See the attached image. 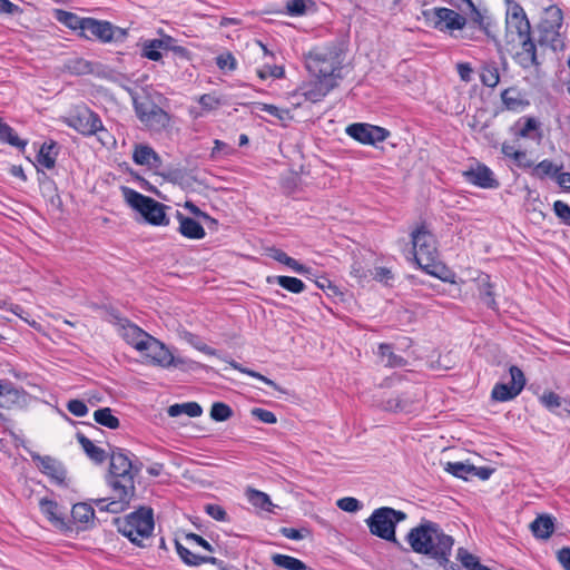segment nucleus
<instances>
[{"label": "nucleus", "instance_id": "f257e3e1", "mask_svg": "<svg viewBox=\"0 0 570 570\" xmlns=\"http://www.w3.org/2000/svg\"><path fill=\"white\" fill-rule=\"evenodd\" d=\"M110 463L106 483L111 490V498L95 500L99 511L120 513L129 508L136 494L135 478L141 472L142 462L130 451L111 446Z\"/></svg>", "mask_w": 570, "mask_h": 570}, {"label": "nucleus", "instance_id": "f03ea898", "mask_svg": "<svg viewBox=\"0 0 570 570\" xmlns=\"http://www.w3.org/2000/svg\"><path fill=\"white\" fill-rule=\"evenodd\" d=\"M405 540L413 552L426 556L435 562H445L455 542L454 538L445 533L438 522L428 519H422L416 527L412 528Z\"/></svg>", "mask_w": 570, "mask_h": 570}, {"label": "nucleus", "instance_id": "7ed1b4c3", "mask_svg": "<svg viewBox=\"0 0 570 570\" xmlns=\"http://www.w3.org/2000/svg\"><path fill=\"white\" fill-rule=\"evenodd\" d=\"M345 51L344 42L340 40L315 47L304 56L306 69L313 77L332 78L338 82L343 78Z\"/></svg>", "mask_w": 570, "mask_h": 570}, {"label": "nucleus", "instance_id": "20e7f679", "mask_svg": "<svg viewBox=\"0 0 570 570\" xmlns=\"http://www.w3.org/2000/svg\"><path fill=\"white\" fill-rule=\"evenodd\" d=\"M415 263L428 274L446 279V267L439 262L438 240L434 234L422 223L411 233Z\"/></svg>", "mask_w": 570, "mask_h": 570}, {"label": "nucleus", "instance_id": "39448f33", "mask_svg": "<svg viewBox=\"0 0 570 570\" xmlns=\"http://www.w3.org/2000/svg\"><path fill=\"white\" fill-rule=\"evenodd\" d=\"M118 531L132 543L141 547V539L151 535L155 522L150 507H139L124 518L115 520Z\"/></svg>", "mask_w": 570, "mask_h": 570}, {"label": "nucleus", "instance_id": "423d86ee", "mask_svg": "<svg viewBox=\"0 0 570 570\" xmlns=\"http://www.w3.org/2000/svg\"><path fill=\"white\" fill-rule=\"evenodd\" d=\"M121 193L127 204L138 212L146 223L153 226H168L169 218L166 215V210L169 206L155 200L151 197L145 196L135 189L122 186Z\"/></svg>", "mask_w": 570, "mask_h": 570}, {"label": "nucleus", "instance_id": "0eeeda50", "mask_svg": "<svg viewBox=\"0 0 570 570\" xmlns=\"http://www.w3.org/2000/svg\"><path fill=\"white\" fill-rule=\"evenodd\" d=\"M406 518V513L401 510L381 507L375 509L366 519V524L373 535L401 547V543L396 539L395 531L396 525Z\"/></svg>", "mask_w": 570, "mask_h": 570}, {"label": "nucleus", "instance_id": "6e6552de", "mask_svg": "<svg viewBox=\"0 0 570 570\" xmlns=\"http://www.w3.org/2000/svg\"><path fill=\"white\" fill-rule=\"evenodd\" d=\"M563 14L558 7H549L544 17L538 24L537 41L542 47H549L553 51L561 50L564 47L563 38L561 36Z\"/></svg>", "mask_w": 570, "mask_h": 570}, {"label": "nucleus", "instance_id": "1a4fd4ad", "mask_svg": "<svg viewBox=\"0 0 570 570\" xmlns=\"http://www.w3.org/2000/svg\"><path fill=\"white\" fill-rule=\"evenodd\" d=\"M422 16L428 27L450 35H453L455 30L463 35L464 27H466V17L453 9L444 7L426 9L422 11Z\"/></svg>", "mask_w": 570, "mask_h": 570}, {"label": "nucleus", "instance_id": "9d476101", "mask_svg": "<svg viewBox=\"0 0 570 570\" xmlns=\"http://www.w3.org/2000/svg\"><path fill=\"white\" fill-rule=\"evenodd\" d=\"M79 36L86 39H97L104 43L121 42L127 37V30L106 20L87 18L83 32H79Z\"/></svg>", "mask_w": 570, "mask_h": 570}, {"label": "nucleus", "instance_id": "9b49d317", "mask_svg": "<svg viewBox=\"0 0 570 570\" xmlns=\"http://www.w3.org/2000/svg\"><path fill=\"white\" fill-rule=\"evenodd\" d=\"M468 7L470 9V14L469 18H466V27H464V32L461 35V37L463 39L478 40L480 36L476 33H483L489 39L498 42L495 36L497 26L493 23L492 19L479 10L473 2L472 6Z\"/></svg>", "mask_w": 570, "mask_h": 570}, {"label": "nucleus", "instance_id": "f8f14e48", "mask_svg": "<svg viewBox=\"0 0 570 570\" xmlns=\"http://www.w3.org/2000/svg\"><path fill=\"white\" fill-rule=\"evenodd\" d=\"M134 107L139 120L149 129L160 131L168 126L169 115L155 102L150 100L139 102L135 100Z\"/></svg>", "mask_w": 570, "mask_h": 570}, {"label": "nucleus", "instance_id": "ddd939ff", "mask_svg": "<svg viewBox=\"0 0 570 570\" xmlns=\"http://www.w3.org/2000/svg\"><path fill=\"white\" fill-rule=\"evenodd\" d=\"M142 353L154 364L161 367H181L186 363L183 358L175 357L164 343L151 335L147 338Z\"/></svg>", "mask_w": 570, "mask_h": 570}, {"label": "nucleus", "instance_id": "4468645a", "mask_svg": "<svg viewBox=\"0 0 570 570\" xmlns=\"http://www.w3.org/2000/svg\"><path fill=\"white\" fill-rule=\"evenodd\" d=\"M511 381L507 383H497L491 392V397L499 402H507L517 397L525 385V377L521 368L515 365L509 368Z\"/></svg>", "mask_w": 570, "mask_h": 570}, {"label": "nucleus", "instance_id": "2eb2a0df", "mask_svg": "<svg viewBox=\"0 0 570 570\" xmlns=\"http://www.w3.org/2000/svg\"><path fill=\"white\" fill-rule=\"evenodd\" d=\"M345 131L356 141L372 146L384 141L390 136V131L387 129L365 122H355L348 125Z\"/></svg>", "mask_w": 570, "mask_h": 570}, {"label": "nucleus", "instance_id": "dca6fc26", "mask_svg": "<svg viewBox=\"0 0 570 570\" xmlns=\"http://www.w3.org/2000/svg\"><path fill=\"white\" fill-rule=\"evenodd\" d=\"M68 125L85 136H91L102 130L100 117L87 107H79L68 118Z\"/></svg>", "mask_w": 570, "mask_h": 570}, {"label": "nucleus", "instance_id": "f3484780", "mask_svg": "<svg viewBox=\"0 0 570 570\" xmlns=\"http://www.w3.org/2000/svg\"><path fill=\"white\" fill-rule=\"evenodd\" d=\"M505 26L511 33H517L519 39L531 35V26L523 8L514 0H505Z\"/></svg>", "mask_w": 570, "mask_h": 570}, {"label": "nucleus", "instance_id": "a211bd4d", "mask_svg": "<svg viewBox=\"0 0 570 570\" xmlns=\"http://www.w3.org/2000/svg\"><path fill=\"white\" fill-rule=\"evenodd\" d=\"M31 459L36 463L41 473L46 474L50 480L58 484L67 487V470L63 463L50 455H40L31 453Z\"/></svg>", "mask_w": 570, "mask_h": 570}, {"label": "nucleus", "instance_id": "6ab92c4d", "mask_svg": "<svg viewBox=\"0 0 570 570\" xmlns=\"http://www.w3.org/2000/svg\"><path fill=\"white\" fill-rule=\"evenodd\" d=\"M41 512L46 515L53 528L67 534L75 531L72 522L59 510L56 501L42 498L39 502Z\"/></svg>", "mask_w": 570, "mask_h": 570}, {"label": "nucleus", "instance_id": "aec40b11", "mask_svg": "<svg viewBox=\"0 0 570 570\" xmlns=\"http://www.w3.org/2000/svg\"><path fill=\"white\" fill-rule=\"evenodd\" d=\"M519 41L521 45V50L514 55V61L524 70L530 68L538 70L541 66V61H539L537 55V45L533 41L531 35L519 39Z\"/></svg>", "mask_w": 570, "mask_h": 570}, {"label": "nucleus", "instance_id": "412c9836", "mask_svg": "<svg viewBox=\"0 0 570 570\" xmlns=\"http://www.w3.org/2000/svg\"><path fill=\"white\" fill-rule=\"evenodd\" d=\"M337 86V81L332 78L315 77L314 81L304 85L301 89L305 100L318 102Z\"/></svg>", "mask_w": 570, "mask_h": 570}, {"label": "nucleus", "instance_id": "4be33fe9", "mask_svg": "<svg viewBox=\"0 0 570 570\" xmlns=\"http://www.w3.org/2000/svg\"><path fill=\"white\" fill-rule=\"evenodd\" d=\"M466 181L484 189H493L500 186L494 178L493 171L484 164H478L475 168H470L463 173Z\"/></svg>", "mask_w": 570, "mask_h": 570}, {"label": "nucleus", "instance_id": "5701e85b", "mask_svg": "<svg viewBox=\"0 0 570 570\" xmlns=\"http://www.w3.org/2000/svg\"><path fill=\"white\" fill-rule=\"evenodd\" d=\"M510 132L515 139L525 138L540 141L542 138L540 122L534 117H521L513 126H511Z\"/></svg>", "mask_w": 570, "mask_h": 570}, {"label": "nucleus", "instance_id": "b1692460", "mask_svg": "<svg viewBox=\"0 0 570 570\" xmlns=\"http://www.w3.org/2000/svg\"><path fill=\"white\" fill-rule=\"evenodd\" d=\"M121 335L124 340L135 347L139 352H144V347H146L147 338L150 334L141 330L136 324L125 320L121 324Z\"/></svg>", "mask_w": 570, "mask_h": 570}, {"label": "nucleus", "instance_id": "393cba45", "mask_svg": "<svg viewBox=\"0 0 570 570\" xmlns=\"http://www.w3.org/2000/svg\"><path fill=\"white\" fill-rule=\"evenodd\" d=\"M176 217L179 222L178 232L189 239H202L205 237L206 232L203 225L194 218L185 216L179 210H176Z\"/></svg>", "mask_w": 570, "mask_h": 570}, {"label": "nucleus", "instance_id": "a878e982", "mask_svg": "<svg viewBox=\"0 0 570 570\" xmlns=\"http://www.w3.org/2000/svg\"><path fill=\"white\" fill-rule=\"evenodd\" d=\"M175 547H176L177 554L179 556L181 561L189 567H198L203 563H210L214 566L222 563V561L215 557L199 556V554L193 553L189 549L184 547L177 540L175 541Z\"/></svg>", "mask_w": 570, "mask_h": 570}, {"label": "nucleus", "instance_id": "bb28decb", "mask_svg": "<svg viewBox=\"0 0 570 570\" xmlns=\"http://www.w3.org/2000/svg\"><path fill=\"white\" fill-rule=\"evenodd\" d=\"M57 155L58 144L55 140L45 141L36 156L37 168L52 169L56 165Z\"/></svg>", "mask_w": 570, "mask_h": 570}, {"label": "nucleus", "instance_id": "cd10ccee", "mask_svg": "<svg viewBox=\"0 0 570 570\" xmlns=\"http://www.w3.org/2000/svg\"><path fill=\"white\" fill-rule=\"evenodd\" d=\"M501 99L504 107L511 111H521L529 106V101L517 87L504 89L501 92Z\"/></svg>", "mask_w": 570, "mask_h": 570}, {"label": "nucleus", "instance_id": "c85d7f7f", "mask_svg": "<svg viewBox=\"0 0 570 570\" xmlns=\"http://www.w3.org/2000/svg\"><path fill=\"white\" fill-rule=\"evenodd\" d=\"M537 539H549L554 531V518L549 514L538 515L530 524Z\"/></svg>", "mask_w": 570, "mask_h": 570}, {"label": "nucleus", "instance_id": "c756f323", "mask_svg": "<svg viewBox=\"0 0 570 570\" xmlns=\"http://www.w3.org/2000/svg\"><path fill=\"white\" fill-rule=\"evenodd\" d=\"M23 397L14 384L8 380H0V407H10ZM2 417V414H0Z\"/></svg>", "mask_w": 570, "mask_h": 570}, {"label": "nucleus", "instance_id": "7c9ffc66", "mask_svg": "<svg viewBox=\"0 0 570 570\" xmlns=\"http://www.w3.org/2000/svg\"><path fill=\"white\" fill-rule=\"evenodd\" d=\"M76 438L81 445L86 455L96 464H101L105 462L107 454L106 451L97 445H95L91 440H89L83 433L77 432Z\"/></svg>", "mask_w": 570, "mask_h": 570}, {"label": "nucleus", "instance_id": "2f4dec72", "mask_svg": "<svg viewBox=\"0 0 570 570\" xmlns=\"http://www.w3.org/2000/svg\"><path fill=\"white\" fill-rule=\"evenodd\" d=\"M165 180L179 185L181 188H189L196 179L185 168H169L161 174Z\"/></svg>", "mask_w": 570, "mask_h": 570}, {"label": "nucleus", "instance_id": "473e14b6", "mask_svg": "<svg viewBox=\"0 0 570 570\" xmlns=\"http://www.w3.org/2000/svg\"><path fill=\"white\" fill-rule=\"evenodd\" d=\"M480 79L483 86L495 88L500 82L498 63L494 60L484 61L480 68Z\"/></svg>", "mask_w": 570, "mask_h": 570}, {"label": "nucleus", "instance_id": "72a5a7b5", "mask_svg": "<svg viewBox=\"0 0 570 570\" xmlns=\"http://www.w3.org/2000/svg\"><path fill=\"white\" fill-rule=\"evenodd\" d=\"M266 282L268 284L277 283L282 288H284L293 294H299V293L304 292L306 288L305 284L299 278L292 277V276H284V275L268 276L266 278Z\"/></svg>", "mask_w": 570, "mask_h": 570}, {"label": "nucleus", "instance_id": "f704fd0d", "mask_svg": "<svg viewBox=\"0 0 570 570\" xmlns=\"http://www.w3.org/2000/svg\"><path fill=\"white\" fill-rule=\"evenodd\" d=\"M132 159L137 165L151 166L160 161L158 154L147 145H137L135 147Z\"/></svg>", "mask_w": 570, "mask_h": 570}, {"label": "nucleus", "instance_id": "c9c22d12", "mask_svg": "<svg viewBox=\"0 0 570 570\" xmlns=\"http://www.w3.org/2000/svg\"><path fill=\"white\" fill-rule=\"evenodd\" d=\"M531 175L538 179H544L547 177L554 178L557 174L562 169V165H556L550 159H543L535 166H532Z\"/></svg>", "mask_w": 570, "mask_h": 570}, {"label": "nucleus", "instance_id": "e433bc0d", "mask_svg": "<svg viewBox=\"0 0 570 570\" xmlns=\"http://www.w3.org/2000/svg\"><path fill=\"white\" fill-rule=\"evenodd\" d=\"M0 141L17 147L19 150L24 151L28 144L27 140L20 139L14 132L13 128L0 118Z\"/></svg>", "mask_w": 570, "mask_h": 570}, {"label": "nucleus", "instance_id": "4c0bfd02", "mask_svg": "<svg viewBox=\"0 0 570 570\" xmlns=\"http://www.w3.org/2000/svg\"><path fill=\"white\" fill-rule=\"evenodd\" d=\"M56 18L60 23L65 24L67 28L83 32L87 18H81L73 12L65 10H58Z\"/></svg>", "mask_w": 570, "mask_h": 570}, {"label": "nucleus", "instance_id": "58836bf2", "mask_svg": "<svg viewBox=\"0 0 570 570\" xmlns=\"http://www.w3.org/2000/svg\"><path fill=\"white\" fill-rule=\"evenodd\" d=\"M272 561L275 566L287 570H309L302 560L287 554L275 553L272 556Z\"/></svg>", "mask_w": 570, "mask_h": 570}, {"label": "nucleus", "instance_id": "ea45409f", "mask_svg": "<svg viewBox=\"0 0 570 570\" xmlns=\"http://www.w3.org/2000/svg\"><path fill=\"white\" fill-rule=\"evenodd\" d=\"M94 517H95V510L90 504L80 502V503H76L72 505V509H71L72 524L75 522L88 523L94 519Z\"/></svg>", "mask_w": 570, "mask_h": 570}, {"label": "nucleus", "instance_id": "a19ab883", "mask_svg": "<svg viewBox=\"0 0 570 570\" xmlns=\"http://www.w3.org/2000/svg\"><path fill=\"white\" fill-rule=\"evenodd\" d=\"M94 419L96 423L106 426L111 430H116L120 425V421L117 416L112 414L110 407L98 409L94 413Z\"/></svg>", "mask_w": 570, "mask_h": 570}, {"label": "nucleus", "instance_id": "79ce46f5", "mask_svg": "<svg viewBox=\"0 0 570 570\" xmlns=\"http://www.w3.org/2000/svg\"><path fill=\"white\" fill-rule=\"evenodd\" d=\"M66 70L71 75L82 76L94 71L92 63L83 58H71L65 63Z\"/></svg>", "mask_w": 570, "mask_h": 570}, {"label": "nucleus", "instance_id": "37998d69", "mask_svg": "<svg viewBox=\"0 0 570 570\" xmlns=\"http://www.w3.org/2000/svg\"><path fill=\"white\" fill-rule=\"evenodd\" d=\"M248 501L256 508H259L264 511H272V508L274 504L271 501V498L265 492L255 490V489H248L246 492Z\"/></svg>", "mask_w": 570, "mask_h": 570}, {"label": "nucleus", "instance_id": "c03bdc74", "mask_svg": "<svg viewBox=\"0 0 570 570\" xmlns=\"http://www.w3.org/2000/svg\"><path fill=\"white\" fill-rule=\"evenodd\" d=\"M379 353H380V356L382 357V361L385 362L386 366L401 367L406 364V361L402 356L396 355L392 351V346L389 344H384V343L380 344Z\"/></svg>", "mask_w": 570, "mask_h": 570}, {"label": "nucleus", "instance_id": "a18cd8bd", "mask_svg": "<svg viewBox=\"0 0 570 570\" xmlns=\"http://www.w3.org/2000/svg\"><path fill=\"white\" fill-rule=\"evenodd\" d=\"M444 470L453 476L468 481L471 478V471H474V465L463 462H448Z\"/></svg>", "mask_w": 570, "mask_h": 570}, {"label": "nucleus", "instance_id": "49530a36", "mask_svg": "<svg viewBox=\"0 0 570 570\" xmlns=\"http://www.w3.org/2000/svg\"><path fill=\"white\" fill-rule=\"evenodd\" d=\"M479 297H480V301L488 308H491L493 311L498 308V304L494 298L493 286L489 282V276H487V279H484L479 286Z\"/></svg>", "mask_w": 570, "mask_h": 570}, {"label": "nucleus", "instance_id": "de8ad7c7", "mask_svg": "<svg viewBox=\"0 0 570 570\" xmlns=\"http://www.w3.org/2000/svg\"><path fill=\"white\" fill-rule=\"evenodd\" d=\"M233 416L232 407L223 402H215L210 409V417L216 422L227 421Z\"/></svg>", "mask_w": 570, "mask_h": 570}, {"label": "nucleus", "instance_id": "09e8293b", "mask_svg": "<svg viewBox=\"0 0 570 570\" xmlns=\"http://www.w3.org/2000/svg\"><path fill=\"white\" fill-rule=\"evenodd\" d=\"M284 68L282 66H264L263 68L257 70V75L261 79L265 80L267 78L279 79L284 77Z\"/></svg>", "mask_w": 570, "mask_h": 570}, {"label": "nucleus", "instance_id": "8fccbe9b", "mask_svg": "<svg viewBox=\"0 0 570 570\" xmlns=\"http://www.w3.org/2000/svg\"><path fill=\"white\" fill-rule=\"evenodd\" d=\"M540 402L549 411H556L558 407L561 406L562 400L557 393L549 391V392H544L540 396Z\"/></svg>", "mask_w": 570, "mask_h": 570}, {"label": "nucleus", "instance_id": "3c124183", "mask_svg": "<svg viewBox=\"0 0 570 570\" xmlns=\"http://www.w3.org/2000/svg\"><path fill=\"white\" fill-rule=\"evenodd\" d=\"M153 45H154V39L146 40L142 43L141 56L149 60H153V61H159L163 58V55L160 51L161 49L158 47H153Z\"/></svg>", "mask_w": 570, "mask_h": 570}, {"label": "nucleus", "instance_id": "603ef678", "mask_svg": "<svg viewBox=\"0 0 570 570\" xmlns=\"http://www.w3.org/2000/svg\"><path fill=\"white\" fill-rule=\"evenodd\" d=\"M553 212L556 216L567 226H570V206L562 202L556 200L553 203Z\"/></svg>", "mask_w": 570, "mask_h": 570}, {"label": "nucleus", "instance_id": "864d4df0", "mask_svg": "<svg viewBox=\"0 0 570 570\" xmlns=\"http://www.w3.org/2000/svg\"><path fill=\"white\" fill-rule=\"evenodd\" d=\"M216 65L220 70L233 71L236 69V59L230 52H225L216 57Z\"/></svg>", "mask_w": 570, "mask_h": 570}, {"label": "nucleus", "instance_id": "5fc2aeb1", "mask_svg": "<svg viewBox=\"0 0 570 570\" xmlns=\"http://www.w3.org/2000/svg\"><path fill=\"white\" fill-rule=\"evenodd\" d=\"M257 108L258 110L265 111L279 120H285L288 117L287 109H281L275 105L258 102Z\"/></svg>", "mask_w": 570, "mask_h": 570}, {"label": "nucleus", "instance_id": "6e6d98bb", "mask_svg": "<svg viewBox=\"0 0 570 570\" xmlns=\"http://www.w3.org/2000/svg\"><path fill=\"white\" fill-rule=\"evenodd\" d=\"M252 415L266 424H275L277 422L276 415L268 410L262 407H254L250 411Z\"/></svg>", "mask_w": 570, "mask_h": 570}, {"label": "nucleus", "instance_id": "4d7b16f0", "mask_svg": "<svg viewBox=\"0 0 570 570\" xmlns=\"http://www.w3.org/2000/svg\"><path fill=\"white\" fill-rule=\"evenodd\" d=\"M337 507L345 512H356L362 508V503L352 497H345L337 501Z\"/></svg>", "mask_w": 570, "mask_h": 570}, {"label": "nucleus", "instance_id": "13d9d810", "mask_svg": "<svg viewBox=\"0 0 570 570\" xmlns=\"http://www.w3.org/2000/svg\"><path fill=\"white\" fill-rule=\"evenodd\" d=\"M205 512L216 521H226L228 519L225 509L219 504H206Z\"/></svg>", "mask_w": 570, "mask_h": 570}, {"label": "nucleus", "instance_id": "bf43d9fd", "mask_svg": "<svg viewBox=\"0 0 570 570\" xmlns=\"http://www.w3.org/2000/svg\"><path fill=\"white\" fill-rule=\"evenodd\" d=\"M198 102L205 110H214L222 104L220 99L213 94L202 95Z\"/></svg>", "mask_w": 570, "mask_h": 570}, {"label": "nucleus", "instance_id": "052dcab7", "mask_svg": "<svg viewBox=\"0 0 570 570\" xmlns=\"http://www.w3.org/2000/svg\"><path fill=\"white\" fill-rule=\"evenodd\" d=\"M68 411L73 414L75 416H85L88 413V406L86 403L81 400H70L67 403Z\"/></svg>", "mask_w": 570, "mask_h": 570}, {"label": "nucleus", "instance_id": "680f3d73", "mask_svg": "<svg viewBox=\"0 0 570 570\" xmlns=\"http://www.w3.org/2000/svg\"><path fill=\"white\" fill-rule=\"evenodd\" d=\"M286 10L289 16H302L306 12V0H288Z\"/></svg>", "mask_w": 570, "mask_h": 570}, {"label": "nucleus", "instance_id": "e2e57ef3", "mask_svg": "<svg viewBox=\"0 0 570 570\" xmlns=\"http://www.w3.org/2000/svg\"><path fill=\"white\" fill-rule=\"evenodd\" d=\"M279 532L282 535L291 540H302L309 533L307 529H294L287 527L281 528Z\"/></svg>", "mask_w": 570, "mask_h": 570}, {"label": "nucleus", "instance_id": "0e129e2a", "mask_svg": "<svg viewBox=\"0 0 570 570\" xmlns=\"http://www.w3.org/2000/svg\"><path fill=\"white\" fill-rule=\"evenodd\" d=\"M512 159L515 166L522 169H529L532 168L533 166V161L527 157V153L523 150H518L517 153H513Z\"/></svg>", "mask_w": 570, "mask_h": 570}, {"label": "nucleus", "instance_id": "69168bd1", "mask_svg": "<svg viewBox=\"0 0 570 570\" xmlns=\"http://www.w3.org/2000/svg\"><path fill=\"white\" fill-rule=\"evenodd\" d=\"M181 410L183 414H186L189 417H197L203 413V409L197 402L181 403Z\"/></svg>", "mask_w": 570, "mask_h": 570}, {"label": "nucleus", "instance_id": "338daca9", "mask_svg": "<svg viewBox=\"0 0 570 570\" xmlns=\"http://www.w3.org/2000/svg\"><path fill=\"white\" fill-rule=\"evenodd\" d=\"M0 13L17 16L22 13V9L10 0H0Z\"/></svg>", "mask_w": 570, "mask_h": 570}, {"label": "nucleus", "instance_id": "774afa93", "mask_svg": "<svg viewBox=\"0 0 570 570\" xmlns=\"http://www.w3.org/2000/svg\"><path fill=\"white\" fill-rule=\"evenodd\" d=\"M557 559L564 570H570V548L564 547L557 552Z\"/></svg>", "mask_w": 570, "mask_h": 570}]
</instances>
